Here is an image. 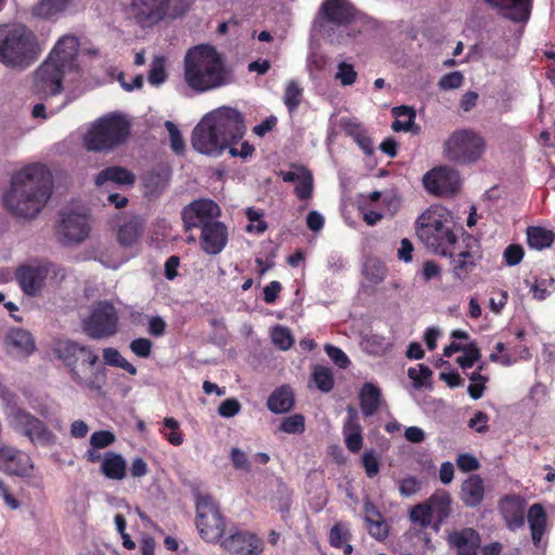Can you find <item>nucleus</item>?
Wrapping results in <instances>:
<instances>
[{"mask_svg":"<svg viewBox=\"0 0 555 555\" xmlns=\"http://www.w3.org/2000/svg\"><path fill=\"white\" fill-rule=\"evenodd\" d=\"M53 181L48 167L34 163L18 170L3 195V205L14 217L36 218L52 195Z\"/></svg>","mask_w":555,"mask_h":555,"instance_id":"nucleus-1","label":"nucleus"},{"mask_svg":"<svg viewBox=\"0 0 555 555\" xmlns=\"http://www.w3.org/2000/svg\"><path fill=\"white\" fill-rule=\"evenodd\" d=\"M246 132L244 115L236 108L219 107L208 113L192 132V146L202 154L220 155Z\"/></svg>","mask_w":555,"mask_h":555,"instance_id":"nucleus-2","label":"nucleus"},{"mask_svg":"<svg viewBox=\"0 0 555 555\" xmlns=\"http://www.w3.org/2000/svg\"><path fill=\"white\" fill-rule=\"evenodd\" d=\"M184 80L192 90L202 93L228 85L230 73L215 47L199 44L186 52Z\"/></svg>","mask_w":555,"mask_h":555,"instance_id":"nucleus-3","label":"nucleus"},{"mask_svg":"<svg viewBox=\"0 0 555 555\" xmlns=\"http://www.w3.org/2000/svg\"><path fill=\"white\" fill-rule=\"evenodd\" d=\"M78 50L79 42L75 36H64L56 42L48 59L35 73L36 93L52 96L62 92L64 76L79 69Z\"/></svg>","mask_w":555,"mask_h":555,"instance_id":"nucleus-4","label":"nucleus"},{"mask_svg":"<svg viewBox=\"0 0 555 555\" xmlns=\"http://www.w3.org/2000/svg\"><path fill=\"white\" fill-rule=\"evenodd\" d=\"M41 52L36 34L22 23L0 24V63L9 68L29 67Z\"/></svg>","mask_w":555,"mask_h":555,"instance_id":"nucleus-5","label":"nucleus"},{"mask_svg":"<svg viewBox=\"0 0 555 555\" xmlns=\"http://www.w3.org/2000/svg\"><path fill=\"white\" fill-rule=\"evenodd\" d=\"M54 353L69 370L70 377L76 384L89 389L100 388L96 384L99 372L95 367L100 359L91 347L66 339L55 346Z\"/></svg>","mask_w":555,"mask_h":555,"instance_id":"nucleus-6","label":"nucleus"},{"mask_svg":"<svg viewBox=\"0 0 555 555\" xmlns=\"http://www.w3.org/2000/svg\"><path fill=\"white\" fill-rule=\"evenodd\" d=\"M416 234L433 253L446 256L460 240L452 230V220L448 209L431 206L417 219Z\"/></svg>","mask_w":555,"mask_h":555,"instance_id":"nucleus-7","label":"nucleus"},{"mask_svg":"<svg viewBox=\"0 0 555 555\" xmlns=\"http://www.w3.org/2000/svg\"><path fill=\"white\" fill-rule=\"evenodd\" d=\"M131 131L129 119L120 113H109L96 119L83 138V145L92 152H111L124 144Z\"/></svg>","mask_w":555,"mask_h":555,"instance_id":"nucleus-8","label":"nucleus"},{"mask_svg":"<svg viewBox=\"0 0 555 555\" xmlns=\"http://www.w3.org/2000/svg\"><path fill=\"white\" fill-rule=\"evenodd\" d=\"M444 257L449 258V272L453 281L466 284L480 264L483 253L479 240L463 232L461 240L446 253Z\"/></svg>","mask_w":555,"mask_h":555,"instance_id":"nucleus-9","label":"nucleus"},{"mask_svg":"<svg viewBox=\"0 0 555 555\" xmlns=\"http://www.w3.org/2000/svg\"><path fill=\"white\" fill-rule=\"evenodd\" d=\"M486 151L483 137L472 129L453 131L443 144L446 158L459 165L478 162Z\"/></svg>","mask_w":555,"mask_h":555,"instance_id":"nucleus-10","label":"nucleus"},{"mask_svg":"<svg viewBox=\"0 0 555 555\" xmlns=\"http://www.w3.org/2000/svg\"><path fill=\"white\" fill-rule=\"evenodd\" d=\"M119 315L115 306L100 300L92 306L90 314L82 320L83 333L92 339L108 338L117 334Z\"/></svg>","mask_w":555,"mask_h":555,"instance_id":"nucleus-11","label":"nucleus"},{"mask_svg":"<svg viewBox=\"0 0 555 555\" xmlns=\"http://www.w3.org/2000/svg\"><path fill=\"white\" fill-rule=\"evenodd\" d=\"M196 527L207 542H217L225 530V519L217 502L208 494H199L196 499Z\"/></svg>","mask_w":555,"mask_h":555,"instance_id":"nucleus-12","label":"nucleus"},{"mask_svg":"<svg viewBox=\"0 0 555 555\" xmlns=\"http://www.w3.org/2000/svg\"><path fill=\"white\" fill-rule=\"evenodd\" d=\"M65 278L63 269L51 262L23 264L15 271V279L23 293L30 297L38 296L44 287L48 278Z\"/></svg>","mask_w":555,"mask_h":555,"instance_id":"nucleus-13","label":"nucleus"},{"mask_svg":"<svg viewBox=\"0 0 555 555\" xmlns=\"http://www.w3.org/2000/svg\"><path fill=\"white\" fill-rule=\"evenodd\" d=\"M11 424L14 430L26 437L35 446L49 447L56 441V436L47 424L24 409L13 410Z\"/></svg>","mask_w":555,"mask_h":555,"instance_id":"nucleus-14","label":"nucleus"},{"mask_svg":"<svg viewBox=\"0 0 555 555\" xmlns=\"http://www.w3.org/2000/svg\"><path fill=\"white\" fill-rule=\"evenodd\" d=\"M423 184L430 194L453 195L460 189V177L457 171L450 167H436L424 175Z\"/></svg>","mask_w":555,"mask_h":555,"instance_id":"nucleus-15","label":"nucleus"},{"mask_svg":"<svg viewBox=\"0 0 555 555\" xmlns=\"http://www.w3.org/2000/svg\"><path fill=\"white\" fill-rule=\"evenodd\" d=\"M221 210L212 199H195L182 210V220L186 230L199 228L216 221Z\"/></svg>","mask_w":555,"mask_h":555,"instance_id":"nucleus-16","label":"nucleus"},{"mask_svg":"<svg viewBox=\"0 0 555 555\" xmlns=\"http://www.w3.org/2000/svg\"><path fill=\"white\" fill-rule=\"evenodd\" d=\"M0 470L10 476L30 477L34 470L31 457L22 450L0 446Z\"/></svg>","mask_w":555,"mask_h":555,"instance_id":"nucleus-17","label":"nucleus"},{"mask_svg":"<svg viewBox=\"0 0 555 555\" xmlns=\"http://www.w3.org/2000/svg\"><path fill=\"white\" fill-rule=\"evenodd\" d=\"M221 546L229 555H260L263 552V541L249 531H235L225 538Z\"/></svg>","mask_w":555,"mask_h":555,"instance_id":"nucleus-18","label":"nucleus"},{"mask_svg":"<svg viewBox=\"0 0 555 555\" xmlns=\"http://www.w3.org/2000/svg\"><path fill=\"white\" fill-rule=\"evenodd\" d=\"M90 232L88 219L85 215L68 212L63 214L57 228V233L62 236L61 242L69 245L85 241Z\"/></svg>","mask_w":555,"mask_h":555,"instance_id":"nucleus-19","label":"nucleus"},{"mask_svg":"<svg viewBox=\"0 0 555 555\" xmlns=\"http://www.w3.org/2000/svg\"><path fill=\"white\" fill-rule=\"evenodd\" d=\"M492 9L498 10L500 16L526 25L531 16L533 0H485Z\"/></svg>","mask_w":555,"mask_h":555,"instance_id":"nucleus-20","label":"nucleus"},{"mask_svg":"<svg viewBox=\"0 0 555 555\" xmlns=\"http://www.w3.org/2000/svg\"><path fill=\"white\" fill-rule=\"evenodd\" d=\"M358 14L357 9L348 0H324L319 15L328 24L347 26Z\"/></svg>","mask_w":555,"mask_h":555,"instance_id":"nucleus-21","label":"nucleus"},{"mask_svg":"<svg viewBox=\"0 0 555 555\" xmlns=\"http://www.w3.org/2000/svg\"><path fill=\"white\" fill-rule=\"evenodd\" d=\"M228 228L221 221H214L201 229V248L207 255L220 254L228 244Z\"/></svg>","mask_w":555,"mask_h":555,"instance_id":"nucleus-22","label":"nucleus"},{"mask_svg":"<svg viewBox=\"0 0 555 555\" xmlns=\"http://www.w3.org/2000/svg\"><path fill=\"white\" fill-rule=\"evenodd\" d=\"M130 11L142 27H151L166 17L160 0H131Z\"/></svg>","mask_w":555,"mask_h":555,"instance_id":"nucleus-23","label":"nucleus"},{"mask_svg":"<svg viewBox=\"0 0 555 555\" xmlns=\"http://www.w3.org/2000/svg\"><path fill=\"white\" fill-rule=\"evenodd\" d=\"M448 543L456 548V555H478L481 537L474 528H464L449 533Z\"/></svg>","mask_w":555,"mask_h":555,"instance_id":"nucleus-24","label":"nucleus"},{"mask_svg":"<svg viewBox=\"0 0 555 555\" xmlns=\"http://www.w3.org/2000/svg\"><path fill=\"white\" fill-rule=\"evenodd\" d=\"M500 512L506 527L515 531L525 525V501L517 495H506L500 501Z\"/></svg>","mask_w":555,"mask_h":555,"instance_id":"nucleus-25","label":"nucleus"},{"mask_svg":"<svg viewBox=\"0 0 555 555\" xmlns=\"http://www.w3.org/2000/svg\"><path fill=\"white\" fill-rule=\"evenodd\" d=\"M343 435L346 448L351 453H358L363 446L362 427L359 423L357 412L352 409H348V417L343 426Z\"/></svg>","mask_w":555,"mask_h":555,"instance_id":"nucleus-26","label":"nucleus"},{"mask_svg":"<svg viewBox=\"0 0 555 555\" xmlns=\"http://www.w3.org/2000/svg\"><path fill=\"white\" fill-rule=\"evenodd\" d=\"M461 500L467 507H477L485 498V482L479 475H470L461 486Z\"/></svg>","mask_w":555,"mask_h":555,"instance_id":"nucleus-27","label":"nucleus"},{"mask_svg":"<svg viewBox=\"0 0 555 555\" xmlns=\"http://www.w3.org/2000/svg\"><path fill=\"white\" fill-rule=\"evenodd\" d=\"M5 345L20 356H29L36 349L33 335L23 328H12L5 336Z\"/></svg>","mask_w":555,"mask_h":555,"instance_id":"nucleus-28","label":"nucleus"},{"mask_svg":"<svg viewBox=\"0 0 555 555\" xmlns=\"http://www.w3.org/2000/svg\"><path fill=\"white\" fill-rule=\"evenodd\" d=\"M135 181L134 175L125 167L109 166L101 170L95 179L96 186H103L108 182L119 185H132Z\"/></svg>","mask_w":555,"mask_h":555,"instance_id":"nucleus-29","label":"nucleus"},{"mask_svg":"<svg viewBox=\"0 0 555 555\" xmlns=\"http://www.w3.org/2000/svg\"><path fill=\"white\" fill-rule=\"evenodd\" d=\"M426 503L430 506L433 517L436 521L433 525L435 531L440 529V525L449 517L451 512V496L444 491H436Z\"/></svg>","mask_w":555,"mask_h":555,"instance_id":"nucleus-30","label":"nucleus"},{"mask_svg":"<svg viewBox=\"0 0 555 555\" xmlns=\"http://www.w3.org/2000/svg\"><path fill=\"white\" fill-rule=\"evenodd\" d=\"M100 472L111 480H122L127 476V462L119 453L108 451L103 455Z\"/></svg>","mask_w":555,"mask_h":555,"instance_id":"nucleus-31","label":"nucleus"},{"mask_svg":"<svg viewBox=\"0 0 555 555\" xmlns=\"http://www.w3.org/2000/svg\"><path fill=\"white\" fill-rule=\"evenodd\" d=\"M527 517L532 542L534 546L539 547L542 537L546 531V513L541 504L535 503L529 507Z\"/></svg>","mask_w":555,"mask_h":555,"instance_id":"nucleus-32","label":"nucleus"},{"mask_svg":"<svg viewBox=\"0 0 555 555\" xmlns=\"http://www.w3.org/2000/svg\"><path fill=\"white\" fill-rule=\"evenodd\" d=\"M359 401L364 416L374 415L382 402L380 389L372 383H365L360 390Z\"/></svg>","mask_w":555,"mask_h":555,"instance_id":"nucleus-33","label":"nucleus"},{"mask_svg":"<svg viewBox=\"0 0 555 555\" xmlns=\"http://www.w3.org/2000/svg\"><path fill=\"white\" fill-rule=\"evenodd\" d=\"M144 229V220L138 216L130 218L121 224L117 232L118 243L124 247H130L141 236Z\"/></svg>","mask_w":555,"mask_h":555,"instance_id":"nucleus-34","label":"nucleus"},{"mask_svg":"<svg viewBox=\"0 0 555 555\" xmlns=\"http://www.w3.org/2000/svg\"><path fill=\"white\" fill-rule=\"evenodd\" d=\"M268 409L275 413H286L294 406V393L288 386H281L276 388L268 398Z\"/></svg>","mask_w":555,"mask_h":555,"instance_id":"nucleus-35","label":"nucleus"},{"mask_svg":"<svg viewBox=\"0 0 555 555\" xmlns=\"http://www.w3.org/2000/svg\"><path fill=\"white\" fill-rule=\"evenodd\" d=\"M391 114L395 117V121L391 125L393 131H413L416 133L420 130L418 126L414 129L416 113L413 107L406 105L395 106L391 109Z\"/></svg>","mask_w":555,"mask_h":555,"instance_id":"nucleus-36","label":"nucleus"},{"mask_svg":"<svg viewBox=\"0 0 555 555\" xmlns=\"http://www.w3.org/2000/svg\"><path fill=\"white\" fill-rule=\"evenodd\" d=\"M555 238L553 231L542 227H528L527 242L531 248L541 250L551 247Z\"/></svg>","mask_w":555,"mask_h":555,"instance_id":"nucleus-37","label":"nucleus"},{"mask_svg":"<svg viewBox=\"0 0 555 555\" xmlns=\"http://www.w3.org/2000/svg\"><path fill=\"white\" fill-rule=\"evenodd\" d=\"M70 0H41L31 9V14L40 18H50L63 12Z\"/></svg>","mask_w":555,"mask_h":555,"instance_id":"nucleus-38","label":"nucleus"},{"mask_svg":"<svg viewBox=\"0 0 555 555\" xmlns=\"http://www.w3.org/2000/svg\"><path fill=\"white\" fill-rule=\"evenodd\" d=\"M103 359L107 365L122 369L130 375H137L138 373L137 367L127 359H125L120 352L113 347L103 349Z\"/></svg>","mask_w":555,"mask_h":555,"instance_id":"nucleus-39","label":"nucleus"},{"mask_svg":"<svg viewBox=\"0 0 555 555\" xmlns=\"http://www.w3.org/2000/svg\"><path fill=\"white\" fill-rule=\"evenodd\" d=\"M302 88L295 80L287 82L284 91L283 101L287 111L293 114L296 112L302 101Z\"/></svg>","mask_w":555,"mask_h":555,"instance_id":"nucleus-40","label":"nucleus"},{"mask_svg":"<svg viewBox=\"0 0 555 555\" xmlns=\"http://www.w3.org/2000/svg\"><path fill=\"white\" fill-rule=\"evenodd\" d=\"M367 352L375 356H383L391 350V341L380 334L371 333L364 339Z\"/></svg>","mask_w":555,"mask_h":555,"instance_id":"nucleus-41","label":"nucleus"},{"mask_svg":"<svg viewBox=\"0 0 555 555\" xmlns=\"http://www.w3.org/2000/svg\"><path fill=\"white\" fill-rule=\"evenodd\" d=\"M168 442L175 447H179L184 441V435L180 429L179 422L173 417H165L164 429L160 430Z\"/></svg>","mask_w":555,"mask_h":555,"instance_id":"nucleus-42","label":"nucleus"},{"mask_svg":"<svg viewBox=\"0 0 555 555\" xmlns=\"http://www.w3.org/2000/svg\"><path fill=\"white\" fill-rule=\"evenodd\" d=\"M166 16L178 18L184 16L191 9L194 0H160Z\"/></svg>","mask_w":555,"mask_h":555,"instance_id":"nucleus-43","label":"nucleus"},{"mask_svg":"<svg viewBox=\"0 0 555 555\" xmlns=\"http://www.w3.org/2000/svg\"><path fill=\"white\" fill-rule=\"evenodd\" d=\"M312 379L323 392H330L334 388V377L331 369L317 365L312 372Z\"/></svg>","mask_w":555,"mask_h":555,"instance_id":"nucleus-44","label":"nucleus"},{"mask_svg":"<svg viewBox=\"0 0 555 555\" xmlns=\"http://www.w3.org/2000/svg\"><path fill=\"white\" fill-rule=\"evenodd\" d=\"M166 59L162 55L155 56L151 63L147 80L153 86H159L167 79L165 68Z\"/></svg>","mask_w":555,"mask_h":555,"instance_id":"nucleus-45","label":"nucleus"},{"mask_svg":"<svg viewBox=\"0 0 555 555\" xmlns=\"http://www.w3.org/2000/svg\"><path fill=\"white\" fill-rule=\"evenodd\" d=\"M410 519L414 524H418L422 528H427L431 524L433 515L430 506L424 502L416 504L410 512Z\"/></svg>","mask_w":555,"mask_h":555,"instance_id":"nucleus-46","label":"nucleus"},{"mask_svg":"<svg viewBox=\"0 0 555 555\" xmlns=\"http://www.w3.org/2000/svg\"><path fill=\"white\" fill-rule=\"evenodd\" d=\"M462 352H464V356H461L456 359L457 364L462 369H469L474 366V364L481 357L480 350L476 341H472L470 344L465 345Z\"/></svg>","mask_w":555,"mask_h":555,"instance_id":"nucleus-47","label":"nucleus"},{"mask_svg":"<svg viewBox=\"0 0 555 555\" xmlns=\"http://www.w3.org/2000/svg\"><path fill=\"white\" fill-rule=\"evenodd\" d=\"M295 194L300 201H307L313 193V178L310 171L306 170L296 182Z\"/></svg>","mask_w":555,"mask_h":555,"instance_id":"nucleus-48","label":"nucleus"},{"mask_svg":"<svg viewBox=\"0 0 555 555\" xmlns=\"http://www.w3.org/2000/svg\"><path fill=\"white\" fill-rule=\"evenodd\" d=\"M351 538V533L347 525L343 522H336L330 531V544L333 547L340 548L344 541H348Z\"/></svg>","mask_w":555,"mask_h":555,"instance_id":"nucleus-49","label":"nucleus"},{"mask_svg":"<svg viewBox=\"0 0 555 555\" xmlns=\"http://www.w3.org/2000/svg\"><path fill=\"white\" fill-rule=\"evenodd\" d=\"M305 429V417L301 414H293L287 416L282 421L280 425V430L286 434H302Z\"/></svg>","mask_w":555,"mask_h":555,"instance_id":"nucleus-50","label":"nucleus"},{"mask_svg":"<svg viewBox=\"0 0 555 555\" xmlns=\"http://www.w3.org/2000/svg\"><path fill=\"white\" fill-rule=\"evenodd\" d=\"M165 127L169 132L170 147L177 155H183L185 152V143L178 127L172 121H166Z\"/></svg>","mask_w":555,"mask_h":555,"instance_id":"nucleus-51","label":"nucleus"},{"mask_svg":"<svg viewBox=\"0 0 555 555\" xmlns=\"http://www.w3.org/2000/svg\"><path fill=\"white\" fill-rule=\"evenodd\" d=\"M365 275L374 284L384 281L386 276V267L379 260H370L364 267Z\"/></svg>","mask_w":555,"mask_h":555,"instance_id":"nucleus-52","label":"nucleus"},{"mask_svg":"<svg viewBox=\"0 0 555 555\" xmlns=\"http://www.w3.org/2000/svg\"><path fill=\"white\" fill-rule=\"evenodd\" d=\"M358 73L354 70L352 64L341 62L338 64L335 79L340 82L341 86H351L356 82Z\"/></svg>","mask_w":555,"mask_h":555,"instance_id":"nucleus-53","label":"nucleus"},{"mask_svg":"<svg viewBox=\"0 0 555 555\" xmlns=\"http://www.w3.org/2000/svg\"><path fill=\"white\" fill-rule=\"evenodd\" d=\"M246 217L250 222L246 228L247 232H256L260 234L267 230L268 224L262 220V214L259 210L249 207L246 209Z\"/></svg>","mask_w":555,"mask_h":555,"instance_id":"nucleus-54","label":"nucleus"},{"mask_svg":"<svg viewBox=\"0 0 555 555\" xmlns=\"http://www.w3.org/2000/svg\"><path fill=\"white\" fill-rule=\"evenodd\" d=\"M362 466L369 478H374L380 470V463L374 450H366L362 455Z\"/></svg>","mask_w":555,"mask_h":555,"instance_id":"nucleus-55","label":"nucleus"},{"mask_svg":"<svg viewBox=\"0 0 555 555\" xmlns=\"http://www.w3.org/2000/svg\"><path fill=\"white\" fill-rule=\"evenodd\" d=\"M116 441V436L109 430H98L90 436V447L105 449Z\"/></svg>","mask_w":555,"mask_h":555,"instance_id":"nucleus-56","label":"nucleus"},{"mask_svg":"<svg viewBox=\"0 0 555 555\" xmlns=\"http://www.w3.org/2000/svg\"><path fill=\"white\" fill-rule=\"evenodd\" d=\"M273 343L282 350L289 349L294 344V338L291 332L282 326H276L272 332Z\"/></svg>","mask_w":555,"mask_h":555,"instance_id":"nucleus-57","label":"nucleus"},{"mask_svg":"<svg viewBox=\"0 0 555 555\" xmlns=\"http://www.w3.org/2000/svg\"><path fill=\"white\" fill-rule=\"evenodd\" d=\"M230 460L233 467L237 470L250 472L251 464L247 454L240 448H232L230 451Z\"/></svg>","mask_w":555,"mask_h":555,"instance_id":"nucleus-58","label":"nucleus"},{"mask_svg":"<svg viewBox=\"0 0 555 555\" xmlns=\"http://www.w3.org/2000/svg\"><path fill=\"white\" fill-rule=\"evenodd\" d=\"M153 343L149 338L139 337L131 340L129 348L139 358H149L152 353Z\"/></svg>","mask_w":555,"mask_h":555,"instance_id":"nucleus-59","label":"nucleus"},{"mask_svg":"<svg viewBox=\"0 0 555 555\" xmlns=\"http://www.w3.org/2000/svg\"><path fill=\"white\" fill-rule=\"evenodd\" d=\"M324 350L328 358L340 369H347L350 360L347 354L339 348L331 344H326Z\"/></svg>","mask_w":555,"mask_h":555,"instance_id":"nucleus-60","label":"nucleus"},{"mask_svg":"<svg viewBox=\"0 0 555 555\" xmlns=\"http://www.w3.org/2000/svg\"><path fill=\"white\" fill-rule=\"evenodd\" d=\"M524 255V248L519 244H509L503 253V258L507 266L513 267L522 260Z\"/></svg>","mask_w":555,"mask_h":555,"instance_id":"nucleus-61","label":"nucleus"},{"mask_svg":"<svg viewBox=\"0 0 555 555\" xmlns=\"http://www.w3.org/2000/svg\"><path fill=\"white\" fill-rule=\"evenodd\" d=\"M241 409L242 404L236 398H228L218 406V413L222 417L230 418L238 414Z\"/></svg>","mask_w":555,"mask_h":555,"instance_id":"nucleus-62","label":"nucleus"},{"mask_svg":"<svg viewBox=\"0 0 555 555\" xmlns=\"http://www.w3.org/2000/svg\"><path fill=\"white\" fill-rule=\"evenodd\" d=\"M456 465L463 473H470L479 469V461L470 453H462L456 459Z\"/></svg>","mask_w":555,"mask_h":555,"instance_id":"nucleus-63","label":"nucleus"},{"mask_svg":"<svg viewBox=\"0 0 555 555\" xmlns=\"http://www.w3.org/2000/svg\"><path fill=\"white\" fill-rule=\"evenodd\" d=\"M464 77L460 72L446 74L439 81V88L442 90L457 89L462 86Z\"/></svg>","mask_w":555,"mask_h":555,"instance_id":"nucleus-64","label":"nucleus"}]
</instances>
